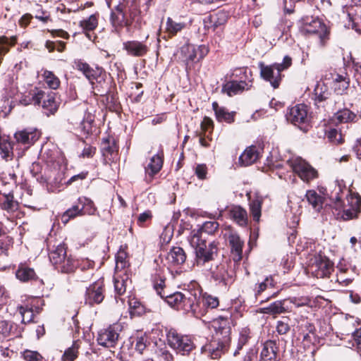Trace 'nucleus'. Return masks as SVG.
I'll list each match as a JSON object with an SVG mask.
<instances>
[{
	"instance_id": "1",
	"label": "nucleus",
	"mask_w": 361,
	"mask_h": 361,
	"mask_svg": "<svg viewBox=\"0 0 361 361\" xmlns=\"http://www.w3.org/2000/svg\"><path fill=\"white\" fill-rule=\"evenodd\" d=\"M166 302L171 307L185 312H192L196 317L204 315L209 309L219 305V299L200 290H185L176 292L166 297Z\"/></svg>"
},
{
	"instance_id": "2",
	"label": "nucleus",
	"mask_w": 361,
	"mask_h": 361,
	"mask_svg": "<svg viewBox=\"0 0 361 361\" xmlns=\"http://www.w3.org/2000/svg\"><path fill=\"white\" fill-rule=\"evenodd\" d=\"M231 318L229 314L220 316L212 321V326L215 331L214 340L202 347V350L212 359L221 357L228 348L231 341Z\"/></svg>"
},
{
	"instance_id": "3",
	"label": "nucleus",
	"mask_w": 361,
	"mask_h": 361,
	"mask_svg": "<svg viewBox=\"0 0 361 361\" xmlns=\"http://www.w3.org/2000/svg\"><path fill=\"white\" fill-rule=\"evenodd\" d=\"M338 192L331 196L333 200V214L338 220L350 221L358 217L361 212V197L355 193H350L347 196V204L342 202L341 185H338Z\"/></svg>"
},
{
	"instance_id": "4",
	"label": "nucleus",
	"mask_w": 361,
	"mask_h": 361,
	"mask_svg": "<svg viewBox=\"0 0 361 361\" xmlns=\"http://www.w3.org/2000/svg\"><path fill=\"white\" fill-rule=\"evenodd\" d=\"M192 243H195V264L197 267H204L217 255L218 244L216 241L207 240L202 236H194Z\"/></svg>"
},
{
	"instance_id": "5",
	"label": "nucleus",
	"mask_w": 361,
	"mask_h": 361,
	"mask_svg": "<svg viewBox=\"0 0 361 361\" xmlns=\"http://www.w3.org/2000/svg\"><path fill=\"white\" fill-rule=\"evenodd\" d=\"M49 257L56 269L61 272H73L77 267V262L71 256H67L66 249L63 244L57 245L49 252Z\"/></svg>"
},
{
	"instance_id": "6",
	"label": "nucleus",
	"mask_w": 361,
	"mask_h": 361,
	"mask_svg": "<svg viewBox=\"0 0 361 361\" xmlns=\"http://www.w3.org/2000/svg\"><path fill=\"white\" fill-rule=\"evenodd\" d=\"M302 30L310 34L317 35L319 45L324 47L329 39V30L326 25L318 18L304 16L300 20Z\"/></svg>"
},
{
	"instance_id": "7",
	"label": "nucleus",
	"mask_w": 361,
	"mask_h": 361,
	"mask_svg": "<svg viewBox=\"0 0 361 361\" xmlns=\"http://www.w3.org/2000/svg\"><path fill=\"white\" fill-rule=\"evenodd\" d=\"M334 270V263L325 255H315L310 259L309 271L317 278H328Z\"/></svg>"
},
{
	"instance_id": "8",
	"label": "nucleus",
	"mask_w": 361,
	"mask_h": 361,
	"mask_svg": "<svg viewBox=\"0 0 361 361\" xmlns=\"http://www.w3.org/2000/svg\"><path fill=\"white\" fill-rule=\"evenodd\" d=\"M167 343L177 353L181 355L189 353L194 348V343L188 336L178 334L173 329L167 334Z\"/></svg>"
},
{
	"instance_id": "9",
	"label": "nucleus",
	"mask_w": 361,
	"mask_h": 361,
	"mask_svg": "<svg viewBox=\"0 0 361 361\" xmlns=\"http://www.w3.org/2000/svg\"><path fill=\"white\" fill-rule=\"evenodd\" d=\"M288 164L304 182L308 183L317 177V170L301 157H293Z\"/></svg>"
},
{
	"instance_id": "10",
	"label": "nucleus",
	"mask_w": 361,
	"mask_h": 361,
	"mask_svg": "<svg viewBox=\"0 0 361 361\" xmlns=\"http://www.w3.org/2000/svg\"><path fill=\"white\" fill-rule=\"evenodd\" d=\"M287 119L301 130H306V125L310 121L307 106L300 104L291 107L287 114Z\"/></svg>"
},
{
	"instance_id": "11",
	"label": "nucleus",
	"mask_w": 361,
	"mask_h": 361,
	"mask_svg": "<svg viewBox=\"0 0 361 361\" xmlns=\"http://www.w3.org/2000/svg\"><path fill=\"white\" fill-rule=\"evenodd\" d=\"M32 101L35 104L42 103V108L47 116L54 114L58 109V104L55 100L54 95L46 94L44 91H38L32 97Z\"/></svg>"
},
{
	"instance_id": "12",
	"label": "nucleus",
	"mask_w": 361,
	"mask_h": 361,
	"mask_svg": "<svg viewBox=\"0 0 361 361\" xmlns=\"http://www.w3.org/2000/svg\"><path fill=\"white\" fill-rule=\"evenodd\" d=\"M104 286L102 280H98L91 284L86 290L85 303L90 305L101 303L104 298Z\"/></svg>"
},
{
	"instance_id": "13",
	"label": "nucleus",
	"mask_w": 361,
	"mask_h": 361,
	"mask_svg": "<svg viewBox=\"0 0 361 361\" xmlns=\"http://www.w3.org/2000/svg\"><path fill=\"white\" fill-rule=\"evenodd\" d=\"M259 67L260 74L262 78L269 81L274 88H277L281 81V71L279 68H276L275 63L271 66H264L260 63Z\"/></svg>"
},
{
	"instance_id": "14",
	"label": "nucleus",
	"mask_w": 361,
	"mask_h": 361,
	"mask_svg": "<svg viewBox=\"0 0 361 361\" xmlns=\"http://www.w3.org/2000/svg\"><path fill=\"white\" fill-rule=\"evenodd\" d=\"M212 277L218 283L226 286L233 281L232 275L228 271V265L220 263L210 267Z\"/></svg>"
},
{
	"instance_id": "15",
	"label": "nucleus",
	"mask_w": 361,
	"mask_h": 361,
	"mask_svg": "<svg viewBox=\"0 0 361 361\" xmlns=\"http://www.w3.org/2000/svg\"><path fill=\"white\" fill-rule=\"evenodd\" d=\"M118 338V330L114 326H109L99 334L97 341L100 345L111 348L116 345Z\"/></svg>"
},
{
	"instance_id": "16",
	"label": "nucleus",
	"mask_w": 361,
	"mask_h": 361,
	"mask_svg": "<svg viewBox=\"0 0 361 361\" xmlns=\"http://www.w3.org/2000/svg\"><path fill=\"white\" fill-rule=\"evenodd\" d=\"M111 23L114 31L117 33H118L123 27L128 25L123 5L117 6L111 12Z\"/></svg>"
},
{
	"instance_id": "17",
	"label": "nucleus",
	"mask_w": 361,
	"mask_h": 361,
	"mask_svg": "<svg viewBox=\"0 0 361 361\" xmlns=\"http://www.w3.org/2000/svg\"><path fill=\"white\" fill-rule=\"evenodd\" d=\"M261 151L262 149L257 146H250L240 156L239 161L243 166L251 165L259 158Z\"/></svg>"
},
{
	"instance_id": "18",
	"label": "nucleus",
	"mask_w": 361,
	"mask_h": 361,
	"mask_svg": "<svg viewBox=\"0 0 361 361\" xmlns=\"http://www.w3.org/2000/svg\"><path fill=\"white\" fill-rule=\"evenodd\" d=\"M39 133L36 130H23L16 132L14 135L16 142L26 146V148L33 145L39 139Z\"/></svg>"
},
{
	"instance_id": "19",
	"label": "nucleus",
	"mask_w": 361,
	"mask_h": 361,
	"mask_svg": "<svg viewBox=\"0 0 361 361\" xmlns=\"http://www.w3.org/2000/svg\"><path fill=\"white\" fill-rule=\"evenodd\" d=\"M123 49L129 55L133 56H142L148 51L146 44L139 41H128L123 43Z\"/></svg>"
},
{
	"instance_id": "20",
	"label": "nucleus",
	"mask_w": 361,
	"mask_h": 361,
	"mask_svg": "<svg viewBox=\"0 0 361 361\" xmlns=\"http://www.w3.org/2000/svg\"><path fill=\"white\" fill-rule=\"evenodd\" d=\"M101 152L102 155L109 160L111 159L109 157H113L114 154H116L118 146L115 139L109 135L104 137L101 142Z\"/></svg>"
},
{
	"instance_id": "21",
	"label": "nucleus",
	"mask_w": 361,
	"mask_h": 361,
	"mask_svg": "<svg viewBox=\"0 0 361 361\" xmlns=\"http://www.w3.org/2000/svg\"><path fill=\"white\" fill-rule=\"evenodd\" d=\"M338 272L336 274V281L343 286L350 284L357 274L355 268L338 267Z\"/></svg>"
},
{
	"instance_id": "22",
	"label": "nucleus",
	"mask_w": 361,
	"mask_h": 361,
	"mask_svg": "<svg viewBox=\"0 0 361 361\" xmlns=\"http://www.w3.org/2000/svg\"><path fill=\"white\" fill-rule=\"evenodd\" d=\"M186 259V255L180 247H173L167 254L166 260L170 266L182 264Z\"/></svg>"
},
{
	"instance_id": "23",
	"label": "nucleus",
	"mask_w": 361,
	"mask_h": 361,
	"mask_svg": "<svg viewBox=\"0 0 361 361\" xmlns=\"http://www.w3.org/2000/svg\"><path fill=\"white\" fill-rule=\"evenodd\" d=\"M228 241L231 247L232 254L234 255V261H240L242 259L244 242L236 233H231L228 237Z\"/></svg>"
},
{
	"instance_id": "24",
	"label": "nucleus",
	"mask_w": 361,
	"mask_h": 361,
	"mask_svg": "<svg viewBox=\"0 0 361 361\" xmlns=\"http://www.w3.org/2000/svg\"><path fill=\"white\" fill-rule=\"evenodd\" d=\"M248 89V84L245 81H231L223 86L222 92L226 93L229 97H232Z\"/></svg>"
},
{
	"instance_id": "25",
	"label": "nucleus",
	"mask_w": 361,
	"mask_h": 361,
	"mask_svg": "<svg viewBox=\"0 0 361 361\" xmlns=\"http://www.w3.org/2000/svg\"><path fill=\"white\" fill-rule=\"evenodd\" d=\"M186 25V23L184 22H178L169 17L166 22L165 32L167 34L168 37L171 38L184 30Z\"/></svg>"
},
{
	"instance_id": "26",
	"label": "nucleus",
	"mask_w": 361,
	"mask_h": 361,
	"mask_svg": "<svg viewBox=\"0 0 361 361\" xmlns=\"http://www.w3.org/2000/svg\"><path fill=\"white\" fill-rule=\"evenodd\" d=\"M212 109L218 121H225L228 123L234 121L235 112L228 111L224 107L219 106L216 102L212 103Z\"/></svg>"
},
{
	"instance_id": "27",
	"label": "nucleus",
	"mask_w": 361,
	"mask_h": 361,
	"mask_svg": "<svg viewBox=\"0 0 361 361\" xmlns=\"http://www.w3.org/2000/svg\"><path fill=\"white\" fill-rule=\"evenodd\" d=\"M357 115L348 109H344L336 112L332 118V121L336 126L342 123H348L355 121Z\"/></svg>"
},
{
	"instance_id": "28",
	"label": "nucleus",
	"mask_w": 361,
	"mask_h": 361,
	"mask_svg": "<svg viewBox=\"0 0 361 361\" xmlns=\"http://www.w3.org/2000/svg\"><path fill=\"white\" fill-rule=\"evenodd\" d=\"M98 14H92L79 23V26L90 39H91V35L89 32L94 30L98 25Z\"/></svg>"
},
{
	"instance_id": "29",
	"label": "nucleus",
	"mask_w": 361,
	"mask_h": 361,
	"mask_svg": "<svg viewBox=\"0 0 361 361\" xmlns=\"http://www.w3.org/2000/svg\"><path fill=\"white\" fill-rule=\"evenodd\" d=\"M75 68L81 71L92 83H93L92 81L95 80L99 74V69H93L89 64L81 60L75 61Z\"/></svg>"
},
{
	"instance_id": "30",
	"label": "nucleus",
	"mask_w": 361,
	"mask_h": 361,
	"mask_svg": "<svg viewBox=\"0 0 361 361\" xmlns=\"http://www.w3.org/2000/svg\"><path fill=\"white\" fill-rule=\"evenodd\" d=\"M232 219L240 226L244 227L247 224V214L245 209L240 206H235L230 210Z\"/></svg>"
},
{
	"instance_id": "31",
	"label": "nucleus",
	"mask_w": 361,
	"mask_h": 361,
	"mask_svg": "<svg viewBox=\"0 0 361 361\" xmlns=\"http://www.w3.org/2000/svg\"><path fill=\"white\" fill-rule=\"evenodd\" d=\"M0 206L1 209L8 212H13L18 209V203L17 201L14 200L13 194L0 193Z\"/></svg>"
},
{
	"instance_id": "32",
	"label": "nucleus",
	"mask_w": 361,
	"mask_h": 361,
	"mask_svg": "<svg viewBox=\"0 0 361 361\" xmlns=\"http://www.w3.org/2000/svg\"><path fill=\"white\" fill-rule=\"evenodd\" d=\"M14 143L5 137H0V154L6 161L11 160L13 157Z\"/></svg>"
},
{
	"instance_id": "33",
	"label": "nucleus",
	"mask_w": 361,
	"mask_h": 361,
	"mask_svg": "<svg viewBox=\"0 0 361 361\" xmlns=\"http://www.w3.org/2000/svg\"><path fill=\"white\" fill-rule=\"evenodd\" d=\"M334 88L338 94H343L348 88L350 79L346 74H336L333 78Z\"/></svg>"
},
{
	"instance_id": "34",
	"label": "nucleus",
	"mask_w": 361,
	"mask_h": 361,
	"mask_svg": "<svg viewBox=\"0 0 361 361\" xmlns=\"http://www.w3.org/2000/svg\"><path fill=\"white\" fill-rule=\"evenodd\" d=\"M278 347L275 341H269L264 343L261 356L266 360L275 361L277 357Z\"/></svg>"
},
{
	"instance_id": "35",
	"label": "nucleus",
	"mask_w": 361,
	"mask_h": 361,
	"mask_svg": "<svg viewBox=\"0 0 361 361\" xmlns=\"http://www.w3.org/2000/svg\"><path fill=\"white\" fill-rule=\"evenodd\" d=\"M347 17L349 20L348 26H351L357 32L361 34V11H355L353 7L348 8Z\"/></svg>"
},
{
	"instance_id": "36",
	"label": "nucleus",
	"mask_w": 361,
	"mask_h": 361,
	"mask_svg": "<svg viewBox=\"0 0 361 361\" xmlns=\"http://www.w3.org/2000/svg\"><path fill=\"white\" fill-rule=\"evenodd\" d=\"M128 279V276L126 274V271L123 274H115L114 283L116 296L123 295L126 293Z\"/></svg>"
},
{
	"instance_id": "37",
	"label": "nucleus",
	"mask_w": 361,
	"mask_h": 361,
	"mask_svg": "<svg viewBox=\"0 0 361 361\" xmlns=\"http://www.w3.org/2000/svg\"><path fill=\"white\" fill-rule=\"evenodd\" d=\"M163 165V159L160 154L153 156L149 163L145 168L146 173L152 177L154 174L157 173L161 169Z\"/></svg>"
},
{
	"instance_id": "38",
	"label": "nucleus",
	"mask_w": 361,
	"mask_h": 361,
	"mask_svg": "<svg viewBox=\"0 0 361 361\" xmlns=\"http://www.w3.org/2000/svg\"><path fill=\"white\" fill-rule=\"evenodd\" d=\"M94 121V115L90 112H85L79 128L81 133L86 137L92 133Z\"/></svg>"
},
{
	"instance_id": "39",
	"label": "nucleus",
	"mask_w": 361,
	"mask_h": 361,
	"mask_svg": "<svg viewBox=\"0 0 361 361\" xmlns=\"http://www.w3.org/2000/svg\"><path fill=\"white\" fill-rule=\"evenodd\" d=\"M305 197L312 208L319 212L322 208L323 197L319 195L315 190H309L307 191Z\"/></svg>"
},
{
	"instance_id": "40",
	"label": "nucleus",
	"mask_w": 361,
	"mask_h": 361,
	"mask_svg": "<svg viewBox=\"0 0 361 361\" xmlns=\"http://www.w3.org/2000/svg\"><path fill=\"white\" fill-rule=\"evenodd\" d=\"M42 77L47 86L52 90H56L60 85L59 78L52 72L46 69H42Z\"/></svg>"
},
{
	"instance_id": "41",
	"label": "nucleus",
	"mask_w": 361,
	"mask_h": 361,
	"mask_svg": "<svg viewBox=\"0 0 361 361\" xmlns=\"http://www.w3.org/2000/svg\"><path fill=\"white\" fill-rule=\"evenodd\" d=\"M276 285L273 277L271 276H267L262 282L255 284L254 291L255 296L261 295L268 288H274Z\"/></svg>"
},
{
	"instance_id": "42",
	"label": "nucleus",
	"mask_w": 361,
	"mask_h": 361,
	"mask_svg": "<svg viewBox=\"0 0 361 361\" xmlns=\"http://www.w3.org/2000/svg\"><path fill=\"white\" fill-rule=\"evenodd\" d=\"M314 99L317 102H323L329 96L328 87L323 82H317L314 90Z\"/></svg>"
},
{
	"instance_id": "43",
	"label": "nucleus",
	"mask_w": 361,
	"mask_h": 361,
	"mask_svg": "<svg viewBox=\"0 0 361 361\" xmlns=\"http://www.w3.org/2000/svg\"><path fill=\"white\" fill-rule=\"evenodd\" d=\"M16 277L21 281H27L35 278V273L33 269L20 266L16 271Z\"/></svg>"
},
{
	"instance_id": "44",
	"label": "nucleus",
	"mask_w": 361,
	"mask_h": 361,
	"mask_svg": "<svg viewBox=\"0 0 361 361\" xmlns=\"http://www.w3.org/2000/svg\"><path fill=\"white\" fill-rule=\"evenodd\" d=\"M16 37L13 36L10 38L6 36L0 37V56H4L8 52L9 48L16 44Z\"/></svg>"
},
{
	"instance_id": "45",
	"label": "nucleus",
	"mask_w": 361,
	"mask_h": 361,
	"mask_svg": "<svg viewBox=\"0 0 361 361\" xmlns=\"http://www.w3.org/2000/svg\"><path fill=\"white\" fill-rule=\"evenodd\" d=\"M82 215H84L82 209H80L78 205H73L63 214L61 221L63 224H67L70 219Z\"/></svg>"
},
{
	"instance_id": "46",
	"label": "nucleus",
	"mask_w": 361,
	"mask_h": 361,
	"mask_svg": "<svg viewBox=\"0 0 361 361\" xmlns=\"http://www.w3.org/2000/svg\"><path fill=\"white\" fill-rule=\"evenodd\" d=\"M262 204V200L259 197L251 200L250 203V213L256 221H259L261 216Z\"/></svg>"
},
{
	"instance_id": "47",
	"label": "nucleus",
	"mask_w": 361,
	"mask_h": 361,
	"mask_svg": "<svg viewBox=\"0 0 361 361\" xmlns=\"http://www.w3.org/2000/svg\"><path fill=\"white\" fill-rule=\"evenodd\" d=\"M78 202L82 207V212L84 214L92 215L96 211L94 202L89 198L85 197H80L78 198Z\"/></svg>"
},
{
	"instance_id": "48",
	"label": "nucleus",
	"mask_w": 361,
	"mask_h": 361,
	"mask_svg": "<svg viewBox=\"0 0 361 361\" xmlns=\"http://www.w3.org/2000/svg\"><path fill=\"white\" fill-rule=\"evenodd\" d=\"M181 53L185 54V61L188 62L195 61L198 57L197 49L192 44H186L182 47Z\"/></svg>"
},
{
	"instance_id": "49",
	"label": "nucleus",
	"mask_w": 361,
	"mask_h": 361,
	"mask_svg": "<svg viewBox=\"0 0 361 361\" xmlns=\"http://www.w3.org/2000/svg\"><path fill=\"white\" fill-rule=\"evenodd\" d=\"M326 135L329 140L334 145H338L343 142V135L341 128H331Z\"/></svg>"
},
{
	"instance_id": "50",
	"label": "nucleus",
	"mask_w": 361,
	"mask_h": 361,
	"mask_svg": "<svg viewBox=\"0 0 361 361\" xmlns=\"http://www.w3.org/2000/svg\"><path fill=\"white\" fill-rule=\"evenodd\" d=\"M285 312L283 304L281 301H276L264 308V313L277 314Z\"/></svg>"
},
{
	"instance_id": "51",
	"label": "nucleus",
	"mask_w": 361,
	"mask_h": 361,
	"mask_svg": "<svg viewBox=\"0 0 361 361\" xmlns=\"http://www.w3.org/2000/svg\"><path fill=\"white\" fill-rule=\"evenodd\" d=\"M78 345L74 343L71 347L68 348L62 356L63 361H74L78 357Z\"/></svg>"
},
{
	"instance_id": "52",
	"label": "nucleus",
	"mask_w": 361,
	"mask_h": 361,
	"mask_svg": "<svg viewBox=\"0 0 361 361\" xmlns=\"http://www.w3.org/2000/svg\"><path fill=\"white\" fill-rule=\"evenodd\" d=\"M19 313L22 317V322L29 323L32 321L34 318L33 310L28 306H20L18 307Z\"/></svg>"
},
{
	"instance_id": "53",
	"label": "nucleus",
	"mask_w": 361,
	"mask_h": 361,
	"mask_svg": "<svg viewBox=\"0 0 361 361\" xmlns=\"http://www.w3.org/2000/svg\"><path fill=\"white\" fill-rule=\"evenodd\" d=\"M219 228V224L215 221H206L202 226V231L198 236L204 238V234H213Z\"/></svg>"
},
{
	"instance_id": "54",
	"label": "nucleus",
	"mask_w": 361,
	"mask_h": 361,
	"mask_svg": "<svg viewBox=\"0 0 361 361\" xmlns=\"http://www.w3.org/2000/svg\"><path fill=\"white\" fill-rule=\"evenodd\" d=\"M127 265L128 262L126 260V254L123 252L119 253L116 257L115 267L116 274H123L124 273L122 272V270H123L127 267Z\"/></svg>"
},
{
	"instance_id": "55",
	"label": "nucleus",
	"mask_w": 361,
	"mask_h": 361,
	"mask_svg": "<svg viewBox=\"0 0 361 361\" xmlns=\"http://www.w3.org/2000/svg\"><path fill=\"white\" fill-rule=\"evenodd\" d=\"M153 287L157 295H159L161 298H165V301L166 302V297L169 296V295H165L164 291V288L165 287L164 280L161 278L155 279L153 283ZM171 295V294H170V295Z\"/></svg>"
},
{
	"instance_id": "56",
	"label": "nucleus",
	"mask_w": 361,
	"mask_h": 361,
	"mask_svg": "<svg viewBox=\"0 0 361 361\" xmlns=\"http://www.w3.org/2000/svg\"><path fill=\"white\" fill-rule=\"evenodd\" d=\"M250 338V329L245 328L243 329L240 332V336L238 338V343L237 346V350L235 351L234 355H236L237 351L239 350L245 345Z\"/></svg>"
},
{
	"instance_id": "57",
	"label": "nucleus",
	"mask_w": 361,
	"mask_h": 361,
	"mask_svg": "<svg viewBox=\"0 0 361 361\" xmlns=\"http://www.w3.org/2000/svg\"><path fill=\"white\" fill-rule=\"evenodd\" d=\"M25 361H42V355L37 351L26 350L23 353Z\"/></svg>"
},
{
	"instance_id": "58",
	"label": "nucleus",
	"mask_w": 361,
	"mask_h": 361,
	"mask_svg": "<svg viewBox=\"0 0 361 361\" xmlns=\"http://www.w3.org/2000/svg\"><path fill=\"white\" fill-rule=\"evenodd\" d=\"M129 308L131 310L132 314H141L143 312V307L141 303L135 300H128Z\"/></svg>"
},
{
	"instance_id": "59",
	"label": "nucleus",
	"mask_w": 361,
	"mask_h": 361,
	"mask_svg": "<svg viewBox=\"0 0 361 361\" xmlns=\"http://www.w3.org/2000/svg\"><path fill=\"white\" fill-rule=\"evenodd\" d=\"M12 326L6 320L0 319V337H6L9 335Z\"/></svg>"
},
{
	"instance_id": "60",
	"label": "nucleus",
	"mask_w": 361,
	"mask_h": 361,
	"mask_svg": "<svg viewBox=\"0 0 361 361\" xmlns=\"http://www.w3.org/2000/svg\"><path fill=\"white\" fill-rule=\"evenodd\" d=\"M213 121L210 118L204 116L201 123V130L202 133L205 135L208 131L211 132V130H213Z\"/></svg>"
},
{
	"instance_id": "61",
	"label": "nucleus",
	"mask_w": 361,
	"mask_h": 361,
	"mask_svg": "<svg viewBox=\"0 0 361 361\" xmlns=\"http://www.w3.org/2000/svg\"><path fill=\"white\" fill-rule=\"evenodd\" d=\"M354 78L357 86L361 90V62L353 63Z\"/></svg>"
},
{
	"instance_id": "62",
	"label": "nucleus",
	"mask_w": 361,
	"mask_h": 361,
	"mask_svg": "<svg viewBox=\"0 0 361 361\" xmlns=\"http://www.w3.org/2000/svg\"><path fill=\"white\" fill-rule=\"evenodd\" d=\"M290 302L293 304L296 307L307 306L310 302V300L307 298H292L289 299Z\"/></svg>"
},
{
	"instance_id": "63",
	"label": "nucleus",
	"mask_w": 361,
	"mask_h": 361,
	"mask_svg": "<svg viewBox=\"0 0 361 361\" xmlns=\"http://www.w3.org/2000/svg\"><path fill=\"white\" fill-rule=\"evenodd\" d=\"M276 331L281 334H286L290 330V326L288 323L284 320H279L277 322Z\"/></svg>"
},
{
	"instance_id": "64",
	"label": "nucleus",
	"mask_w": 361,
	"mask_h": 361,
	"mask_svg": "<svg viewBox=\"0 0 361 361\" xmlns=\"http://www.w3.org/2000/svg\"><path fill=\"white\" fill-rule=\"evenodd\" d=\"M207 173V167L205 164H198L195 168V174L200 179H204Z\"/></svg>"
}]
</instances>
